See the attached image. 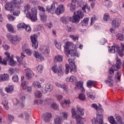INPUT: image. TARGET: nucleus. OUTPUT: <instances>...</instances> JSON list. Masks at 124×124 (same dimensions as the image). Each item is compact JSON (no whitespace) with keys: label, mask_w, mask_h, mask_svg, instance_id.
<instances>
[{"label":"nucleus","mask_w":124,"mask_h":124,"mask_svg":"<svg viewBox=\"0 0 124 124\" xmlns=\"http://www.w3.org/2000/svg\"><path fill=\"white\" fill-rule=\"evenodd\" d=\"M65 53L67 56L70 55L71 57H79V54L76 51L75 46L72 43L67 42L65 46Z\"/></svg>","instance_id":"f257e3e1"},{"label":"nucleus","mask_w":124,"mask_h":124,"mask_svg":"<svg viewBox=\"0 0 124 124\" xmlns=\"http://www.w3.org/2000/svg\"><path fill=\"white\" fill-rule=\"evenodd\" d=\"M73 57V59H70L68 60L69 63L71 66L68 65V64H65V73L66 74H68L69 73V69H70L71 73H76L77 72V67H76V65H75V61L74 60L75 59V57L77 56H71Z\"/></svg>","instance_id":"f03ea898"},{"label":"nucleus","mask_w":124,"mask_h":124,"mask_svg":"<svg viewBox=\"0 0 124 124\" xmlns=\"http://www.w3.org/2000/svg\"><path fill=\"white\" fill-rule=\"evenodd\" d=\"M5 55L6 57L3 59V61H1V57H0V64L6 65L7 64V62L9 61L10 65L13 66L14 65V63H15V62L13 60V57H12V56L10 57V53L8 52H5Z\"/></svg>","instance_id":"7ed1b4c3"},{"label":"nucleus","mask_w":124,"mask_h":124,"mask_svg":"<svg viewBox=\"0 0 124 124\" xmlns=\"http://www.w3.org/2000/svg\"><path fill=\"white\" fill-rule=\"evenodd\" d=\"M121 45L122 49H120V46H119V45H116L112 46L111 47L109 48V49H108L109 53L114 54V53L118 52L120 57H123L124 52V44L121 43Z\"/></svg>","instance_id":"20e7f679"},{"label":"nucleus","mask_w":124,"mask_h":124,"mask_svg":"<svg viewBox=\"0 0 124 124\" xmlns=\"http://www.w3.org/2000/svg\"><path fill=\"white\" fill-rule=\"evenodd\" d=\"M83 17L84 12H82L81 10H78L77 12V14H75V12H74L73 16L69 17L70 22L78 24V23L80 22V18H82Z\"/></svg>","instance_id":"39448f33"},{"label":"nucleus","mask_w":124,"mask_h":124,"mask_svg":"<svg viewBox=\"0 0 124 124\" xmlns=\"http://www.w3.org/2000/svg\"><path fill=\"white\" fill-rule=\"evenodd\" d=\"M27 18L31 20V22H36L37 21V10L35 8H32L31 13H28L27 14Z\"/></svg>","instance_id":"423d86ee"},{"label":"nucleus","mask_w":124,"mask_h":124,"mask_svg":"<svg viewBox=\"0 0 124 124\" xmlns=\"http://www.w3.org/2000/svg\"><path fill=\"white\" fill-rule=\"evenodd\" d=\"M16 5V0H13L11 2H7L5 5L6 10H8L10 12H13L14 16H16V11L14 10V7Z\"/></svg>","instance_id":"0eeeda50"},{"label":"nucleus","mask_w":124,"mask_h":124,"mask_svg":"<svg viewBox=\"0 0 124 124\" xmlns=\"http://www.w3.org/2000/svg\"><path fill=\"white\" fill-rule=\"evenodd\" d=\"M108 75L107 79L105 80V82L107 85H108L109 87H112L113 84H114V81L113 80V77L114 76V73L113 72V70L112 69H109L108 71Z\"/></svg>","instance_id":"6e6552de"},{"label":"nucleus","mask_w":124,"mask_h":124,"mask_svg":"<svg viewBox=\"0 0 124 124\" xmlns=\"http://www.w3.org/2000/svg\"><path fill=\"white\" fill-rule=\"evenodd\" d=\"M72 117L73 119H76L77 124H84L83 121H82V117L77 114H76V109L75 108H72Z\"/></svg>","instance_id":"1a4fd4ad"},{"label":"nucleus","mask_w":124,"mask_h":124,"mask_svg":"<svg viewBox=\"0 0 124 124\" xmlns=\"http://www.w3.org/2000/svg\"><path fill=\"white\" fill-rule=\"evenodd\" d=\"M122 64V61L121 59H119V57L116 58V64L114 65H113L111 68H109V69H112L114 75V70L116 71V70H118V69H120L121 67V65Z\"/></svg>","instance_id":"9d476101"},{"label":"nucleus","mask_w":124,"mask_h":124,"mask_svg":"<svg viewBox=\"0 0 124 124\" xmlns=\"http://www.w3.org/2000/svg\"><path fill=\"white\" fill-rule=\"evenodd\" d=\"M78 5H79V6L81 7L83 11H84V12H85V13H86V9H88L89 10V11H90V10H91V7L88 6V4L83 2V1H80V2H79V1L78 2Z\"/></svg>","instance_id":"9b49d317"},{"label":"nucleus","mask_w":124,"mask_h":124,"mask_svg":"<svg viewBox=\"0 0 124 124\" xmlns=\"http://www.w3.org/2000/svg\"><path fill=\"white\" fill-rule=\"evenodd\" d=\"M58 66L57 65L53 66L52 69L54 73H57L58 76H62L63 75V72L62 70V65L59 67V68H57Z\"/></svg>","instance_id":"f8f14e48"},{"label":"nucleus","mask_w":124,"mask_h":124,"mask_svg":"<svg viewBox=\"0 0 124 124\" xmlns=\"http://www.w3.org/2000/svg\"><path fill=\"white\" fill-rule=\"evenodd\" d=\"M31 39L32 42V46L34 49H37L38 48V43L36 40V36L33 35L31 36Z\"/></svg>","instance_id":"ddd939ff"},{"label":"nucleus","mask_w":124,"mask_h":124,"mask_svg":"<svg viewBox=\"0 0 124 124\" xmlns=\"http://www.w3.org/2000/svg\"><path fill=\"white\" fill-rule=\"evenodd\" d=\"M25 71L26 72V78L28 79V80L31 79V78L34 76V74L30 68H27L25 69Z\"/></svg>","instance_id":"4468645a"},{"label":"nucleus","mask_w":124,"mask_h":124,"mask_svg":"<svg viewBox=\"0 0 124 124\" xmlns=\"http://www.w3.org/2000/svg\"><path fill=\"white\" fill-rule=\"evenodd\" d=\"M64 12V6L62 4H60L55 10V13L57 15H61V14Z\"/></svg>","instance_id":"2eb2a0df"},{"label":"nucleus","mask_w":124,"mask_h":124,"mask_svg":"<svg viewBox=\"0 0 124 124\" xmlns=\"http://www.w3.org/2000/svg\"><path fill=\"white\" fill-rule=\"evenodd\" d=\"M121 25V20L119 18H115L112 20L111 25L114 29H118Z\"/></svg>","instance_id":"dca6fc26"},{"label":"nucleus","mask_w":124,"mask_h":124,"mask_svg":"<svg viewBox=\"0 0 124 124\" xmlns=\"http://www.w3.org/2000/svg\"><path fill=\"white\" fill-rule=\"evenodd\" d=\"M33 55L38 62H42V61H44V58L42 56V55L37 51H34Z\"/></svg>","instance_id":"f3484780"},{"label":"nucleus","mask_w":124,"mask_h":124,"mask_svg":"<svg viewBox=\"0 0 124 124\" xmlns=\"http://www.w3.org/2000/svg\"><path fill=\"white\" fill-rule=\"evenodd\" d=\"M56 8V5L54 3H52L50 7L49 6H47L46 7V10L48 13H54V11H55V9Z\"/></svg>","instance_id":"a211bd4d"},{"label":"nucleus","mask_w":124,"mask_h":124,"mask_svg":"<svg viewBox=\"0 0 124 124\" xmlns=\"http://www.w3.org/2000/svg\"><path fill=\"white\" fill-rule=\"evenodd\" d=\"M21 57H19L18 56H16V59H17L16 64H17L18 66H20V65L22 64V63H23L22 62L23 59H24V58L26 57L25 56V54H24V52L21 53Z\"/></svg>","instance_id":"6ab92c4d"},{"label":"nucleus","mask_w":124,"mask_h":124,"mask_svg":"<svg viewBox=\"0 0 124 124\" xmlns=\"http://www.w3.org/2000/svg\"><path fill=\"white\" fill-rule=\"evenodd\" d=\"M8 80H9V76L8 74H3L0 75V82L8 81Z\"/></svg>","instance_id":"aec40b11"},{"label":"nucleus","mask_w":124,"mask_h":124,"mask_svg":"<svg viewBox=\"0 0 124 124\" xmlns=\"http://www.w3.org/2000/svg\"><path fill=\"white\" fill-rule=\"evenodd\" d=\"M51 117L52 114L50 113H46L43 114L42 118L46 123H48V122H50V118Z\"/></svg>","instance_id":"412c9836"},{"label":"nucleus","mask_w":124,"mask_h":124,"mask_svg":"<svg viewBox=\"0 0 124 124\" xmlns=\"http://www.w3.org/2000/svg\"><path fill=\"white\" fill-rule=\"evenodd\" d=\"M83 82L82 81H79L77 84V87H75V89H80L82 92V93H85V89L83 87Z\"/></svg>","instance_id":"4be33fe9"},{"label":"nucleus","mask_w":124,"mask_h":124,"mask_svg":"<svg viewBox=\"0 0 124 124\" xmlns=\"http://www.w3.org/2000/svg\"><path fill=\"white\" fill-rule=\"evenodd\" d=\"M6 37L8 38L9 40H10L11 43H12L13 44H15L16 42V38L15 37V36H13V35L10 34H8L6 35Z\"/></svg>","instance_id":"5701e85b"},{"label":"nucleus","mask_w":124,"mask_h":124,"mask_svg":"<svg viewBox=\"0 0 124 124\" xmlns=\"http://www.w3.org/2000/svg\"><path fill=\"white\" fill-rule=\"evenodd\" d=\"M53 90V87H52V85L49 84H47L46 85L45 90L43 91V93H47V92H51V91Z\"/></svg>","instance_id":"b1692460"},{"label":"nucleus","mask_w":124,"mask_h":124,"mask_svg":"<svg viewBox=\"0 0 124 124\" xmlns=\"http://www.w3.org/2000/svg\"><path fill=\"white\" fill-rule=\"evenodd\" d=\"M14 90V86L13 85H8L7 87H5V91L8 93H11L13 92Z\"/></svg>","instance_id":"393cba45"},{"label":"nucleus","mask_w":124,"mask_h":124,"mask_svg":"<svg viewBox=\"0 0 124 124\" xmlns=\"http://www.w3.org/2000/svg\"><path fill=\"white\" fill-rule=\"evenodd\" d=\"M66 82H72L73 83H76L77 82V79L74 76H71L69 78H66Z\"/></svg>","instance_id":"a878e982"},{"label":"nucleus","mask_w":124,"mask_h":124,"mask_svg":"<svg viewBox=\"0 0 124 124\" xmlns=\"http://www.w3.org/2000/svg\"><path fill=\"white\" fill-rule=\"evenodd\" d=\"M40 50L42 51L43 54L48 55L49 51H48V47L46 46H42L40 48Z\"/></svg>","instance_id":"bb28decb"},{"label":"nucleus","mask_w":124,"mask_h":124,"mask_svg":"<svg viewBox=\"0 0 124 124\" xmlns=\"http://www.w3.org/2000/svg\"><path fill=\"white\" fill-rule=\"evenodd\" d=\"M40 17L41 18V21L43 23H45L47 21V16L45 14L41 13L40 14Z\"/></svg>","instance_id":"cd10ccee"},{"label":"nucleus","mask_w":124,"mask_h":124,"mask_svg":"<svg viewBox=\"0 0 124 124\" xmlns=\"http://www.w3.org/2000/svg\"><path fill=\"white\" fill-rule=\"evenodd\" d=\"M70 18L69 16L67 17H62L60 18V22H62V23H64V24H66L68 22H70Z\"/></svg>","instance_id":"c85d7f7f"},{"label":"nucleus","mask_w":124,"mask_h":124,"mask_svg":"<svg viewBox=\"0 0 124 124\" xmlns=\"http://www.w3.org/2000/svg\"><path fill=\"white\" fill-rule=\"evenodd\" d=\"M29 85V82L28 81H22L21 86L23 90H27V87Z\"/></svg>","instance_id":"c756f323"},{"label":"nucleus","mask_w":124,"mask_h":124,"mask_svg":"<svg viewBox=\"0 0 124 124\" xmlns=\"http://www.w3.org/2000/svg\"><path fill=\"white\" fill-rule=\"evenodd\" d=\"M32 86L33 87L35 88V89H40V88H41V84H40V82L38 81L33 82Z\"/></svg>","instance_id":"7c9ffc66"},{"label":"nucleus","mask_w":124,"mask_h":124,"mask_svg":"<svg viewBox=\"0 0 124 124\" xmlns=\"http://www.w3.org/2000/svg\"><path fill=\"white\" fill-rule=\"evenodd\" d=\"M88 23L89 18H85L81 21V25L82 27H85L86 26H88Z\"/></svg>","instance_id":"2f4dec72"},{"label":"nucleus","mask_w":124,"mask_h":124,"mask_svg":"<svg viewBox=\"0 0 124 124\" xmlns=\"http://www.w3.org/2000/svg\"><path fill=\"white\" fill-rule=\"evenodd\" d=\"M6 28L8 30V31L9 32H14V28L13 26L10 24H7L6 25Z\"/></svg>","instance_id":"473e14b6"},{"label":"nucleus","mask_w":124,"mask_h":124,"mask_svg":"<svg viewBox=\"0 0 124 124\" xmlns=\"http://www.w3.org/2000/svg\"><path fill=\"white\" fill-rule=\"evenodd\" d=\"M55 124H61L62 123V118L60 117H57L54 120Z\"/></svg>","instance_id":"72a5a7b5"},{"label":"nucleus","mask_w":124,"mask_h":124,"mask_svg":"<svg viewBox=\"0 0 124 124\" xmlns=\"http://www.w3.org/2000/svg\"><path fill=\"white\" fill-rule=\"evenodd\" d=\"M116 39L117 40H120V41H124V35L122 33H118L116 35Z\"/></svg>","instance_id":"f704fd0d"},{"label":"nucleus","mask_w":124,"mask_h":124,"mask_svg":"<svg viewBox=\"0 0 124 124\" xmlns=\"http://www.w3.org/2000/svg\"><path fill=\"white\" fill-rule=\"evenodd\" d=\"M26 24L22 23H20L17 25V28L18 31H21V30H23V29H25L26 28Z\"/></svg>","instance_id":"c9c22d12"},{"label":"nucleus","mask_w":124,"mask_h":124,"mask_svg":"<svg viewBox=\"0 0 124 124\" xmlns=\"http://www.w3.org/2000/svg\"><path fill=\"white\" fill-rule=\"evenodd\" d=\"M2 105L4 109L6 110H9V106H8V101L5 100L2 103Z\"/></svg>","instance_id":"e433bc0d"},{"label":"nucleus","mask_w":124,"mask_h":124,"mask_svg":"<svg viewBox=\"0 0 124 124\" xmlns=\"http://www.w3.org/2000/svg\"><path fill=\"white\" fill-rule=\"evenodd\" d=\"M54 62H62V56L61 55H57L55 57Z\"/></svg>","instance_id":"4c0bfd02"},{"label":"nucleus","mask_w":124,"mask_h":124,"mask_svg":"<svg viewBox=\"0 0 124 124\" xmlns=\"http://www.w3.org/2000/svg\"><path fill=\"white\" fill-rule=\"evenodd\" d=\"M22 51L25 52L28 56H31V50L30 49H25V47H22Z\"/></svg>","instance_id":"58836bf2"},{"label":"nucleus","mask_w":124,"mask_h":124,"mask_svg":"<svg viewBox=\"0 0 124 124\" xmlns=\"http://www.w3.org/2000/svg\"><path fill=\"white\" fill-rule=\"evenodd\" d=\"M34 93L35 97H37V98H40L41 97H42V93L40 91H36Z\"/></svg>","instance_id":"ea45409f"},{"label":"nucleus","mask_w":124,"mask_h":124,"mask_svg":"<svg viewBox=\"0 0 124 124\" xmlns=\"http://www.w3.org/2000/svg\"><path fill=\"white\" fill-rule=\"evenodd\" d=\"M108 121L111 124H118V123L115 121V119L113 116H110L108 118Z\"/></svg>","instance_id":"a19ab883"},{"label":"nucleus","mask_w":124,"mask_h":124,"mask_svg":"<svg viewBox=\"0 0 124 124\" xmlns=\"http://www.w3.org/2000/svg\"><path fill=\"white\" fill-rule=\"evenodd\" d=\"M87 85L88 88H92V87H94V81L92 80H88L87 81Z\"/></svg>","instance_id":"79ce46f5"},{"label":"nucleus","mask_w":124,"mask_h":124,"mask_svg":"<svg viewBox=\"0 0 124 124\" xmlns=\"http://www.w3.org/2000/svg\"><path fill=\"white\" fill-rule=\"evenodd\" d=\"M77 109L79 115L81 116H83V115H84V109H83V108H81L79 107H77Z\"/></svg>","instance_id":"37998d69"},{"label":"nucleus","mask_w":124,"mask_h":124,"mask_svg":"<svg viewBox=\"0 0 124 124\" xmlns=\"http://www.w3.org/2000/svg\"><path fill=\"white\" fill-rule=\"evenodd\" d=\"M115 79L117 82H120L121 81V73L117 72V74L115 76Z\"/></svg>","instance_id":"c03bdc74"},{"label":"nucleus","mask_w":124,"mask_h":124,"mask_svg":"<svg viewBox=\"0 0 124 124\" xmlns=\"http://www.w3.org/2000/svg\"><path fill=\"white\" fill-rule=\"evenodd\" d=\"M70 10L71 12H75L76 10V4L71 3Z\"/></svg>","instance_id":"a18cd8bd"},{"label":"nucleus","mask_w":124,"mask_h":124,"mask_svg":"<svg viewBox=\"0 0 124 124\" xmlns=\"http://www.w3.org/2000/svg\"><path fill=\"white\" fill-rule=\"evenodd\" d=\"M116 119L119 124H124V123L123 122V120L122 119V117L120 116H117Z\"/></svg>","instance_id":"49530a36"},{"label":"nucleus","mask_w":124,"mask_h":124,"mask_svg":"<svg viewBox=\"0 0 124 124\" xmlns=\"http://www.w3.org/2000/svg\"><path fill=\"white\" fill-rule=\"evenodd\" d=\"M14 116L12 115L11 114H8V120L10 123L13 122L14 121Z\"/></svg>","instance_id":"de8ad7c7"},{"label":"nucleus","mask_w":124,"mask_h":124,"mask_svg":"<svg viewBox=\"0 0 124 124\" xmlns=\"http://www.w3.org/2000/svg\"><path fill=\"white\" fill-rule=\"evenodd\" d=\"M79 99L80 100L84 101L85 99H86V96H85V94L84 93H80L79 95Z\"/></svg>","instance_id":"09e8293b"},{"label":"nucleus","mask_w":124,"mask_h":124,"mask_svg":"<svg viewBox=\"0 0 124 124\" xmlns=\"http://www.w3.org/2000/svg\"><path fill=\"white\" fill-rule=\"evenodd\" d=\"M55 45L57 49L61 50L62 45L61 44V43H58L56 40H55Z\"/></svg>","instance_id":"8fccbe9b"},{"label":"nucleus","mask_w":124,"mask_h":124,"mask_svg":"<svg viewBox=\"0 0 124 124\" xmlns=\"http://www.w3.org/2000/svg\"><path fill=\"white\" fill-rule=\"evenodd\" d=\"M63 104H65V105L68 106L69 104H70V100L68 99L64 100L63 103L62 104H61L62 107H63Z\"/></svg>","instance_id":"3c124183"},{"label":"nucleus","mask_w":124,"mask_h":124,"mask_svg":"<svg viewBox=\"0 0 124 124\" xmlns=\"http://www.w3.org/2000/svg\"><path fill=\"white\" fill-rule=\"evenodd\" d=\"M105 2L107 7H111V6H112V2L109 1L108 0H106Z\"/></svg>","instance_id":"603ef678"},{"label":"nucleus","mask_w":124,"mask_h":124,"mask_svg":"<svg viewBox=\"0 0 124 124\" xmlns=\"http://www.w3.org/2000/svg\"><path fill=\"white\" fill-rule=\"evenodd\" d=\"M37 70H38V72L41 73V72L43 71V66H42V65H39L37 67Z\"/></svg>","instance_id":"864d4df0"},{"label":"nucleus","mask_w":124,"mask_h":124,"mask_svg":"<svg viewBox=\"0 0 124 124\" xmlns=\"http://www.w3.org/2000/svg\"><path fill=\"white\" fill-rule=\"evenodd\" d=\"M7 18L9 21H10L11 22H12L13 21H14V20H15V17L11 15H8L7 16Z\"/></svg>","instance_id":"5fc2aeb1"},{"label":"nucleus","mask_w":124,"mask_h":124,"mask_svg":"<svg viewBox=\"0 0 124 124\" xmlns=\"http://www.w3.org/2000/svg\"><path fill=\"white\" fill-rule=\"evenodd\" d=\"M18 96L21 100V101H24L26 99V97L24 95V94L20 93L18 95Z\"/></svg>","instance_id":"6e6d98bb"},{"label":"nucleus","mask_w":124,"mask_h":124,"mask_svg":"<svg viewBox=\"0 0 124 124\" xmlns=\"http://www.w3.org/2000/svg\"><path fill=\"white\" fill-rule=\"evenodd\" d=\"M97 19V17L95 16H93L91 18V25L93 24V23H94L95 21H96Z\"/></svg>","instance_id":"4d7b16f0"},{"label":"nucleus","mask_w":124,"mask_h":124,"mask_svg":"<svg viewBox=\"0 0 124 124\" xmlns=\"http://www.w3.org/2000/svg\"><path fill=\"white\" fill-rule=\"evenodd\" d=\"M25 29L27 32H31V26H30V25H25Z\"/></svg>","instance_id":"13d9d810"},{"label":"nucleus","mask_w":124,"mask_h":124,"mask_svg":"<svg viewBox=\"0 0 124 124\" xmlns=\"http://www.w3.org/2000/svg\"><path fill=\"white\" fill-rule=\"evenodd\" d=\"M51 108L54 109V110H57L58 108H59V106H58V104L53 103L51 105Z\"/></svg>","instance_id":"bf43d9fd"},{"label":"nucleus","mask_w":124,"mask_h":124,"mask_svg":"<svg viewBox=\"0 0 124 124\" xmlns=\"http://www.w3.org/2000/svg\"><path fill=\"white\" fill-rule=\"evenodd\" d=\"M109 18L110 16H109V14H105L104 15L103 19L104 21H108Z\"/></svg>","instance_id":"052dcab7"},{"label":"nucleus","mask_w":124,"mask_h":124,"mask_svg":"<svg viewBox=\"0 0 124 124\" xmlns=\"http://www.w3.org/2000/svg\"><path fill=\"white\" fill-rule=\"evenodd\" d=\"M87 96H88V97H90V98H91V99H92V100L94 99V98H95L94 96H93V95L92 94V93H88Z\"/></svg>","instance_id":"680f3d73"},{"label":"nucleus","mask_w":124,"mask_h":124,"mask_svg":"<svg viewBox=\"0 0 124 124\" xmlns=\"http://www.w3.org/2000/svg\"><path fill=\"white\" fill-rule=\"evenodd\" d=\"M62 89H63L64 90V91H67L68 90V87H67V85H66V84H62V85H61V87Z\"/></svg>","instance_id":"e2e57ef3"},{"label":"nucleus","mask_w":124,"mask_h":124,"mask_svg":"<svg viewBox=\"0 0 124 124\" xmlns=\"http://www.w3.org/2000/svg\"><path fill=\"white\" fill-rule=\"evenodd\" d=\"M97 112L102 113L103 112V109L101 105L99 104L98 110H97Z\"/></svg>","instance_id":"0e129e2a"},{"label":"nucleus","mask_w":124,"mask_h":124,"mask_svg":"<svg viewBox=\"0 0 124 124\" xmlns=\"http://www.w3.org/2000/svg\"><path fill=\"white\" fill-rule=\"evenodd\" d=\"M69 37H70V38H72V39H73V40H74V41L78 40V37H77V36H74L73 35H70Z\"/></svg>","instance_id":"69168bd1"},{"label":"nucleus","mask_w":124,"mask_h":124,"mask_svg":"<svg viewBox=\"0 0 124 124\" xmlns=\"http://www.w3.org/2000/svg\"><path fill=\"white\" fill-rule=\"evenodd\" d=\"M106 42H107V40L105 38H103L101 40L100 44L101 45H104Z\"/></svg>","instance_id":"338daca9"},{"label":"nucleus","mask_w":124,"mask_h":124,"mask_svg":"<svg viewBox=\"0 0 124 124\" xmlns=\"http://www.w3.org/2000/svg\"><path fill=\"white\" fill-rule=\"evenodd\" d=\"M92 124H98V121L95 118H94L92 119Z\"/></svg>","instance_id":"774afa93"}]
</instances>
